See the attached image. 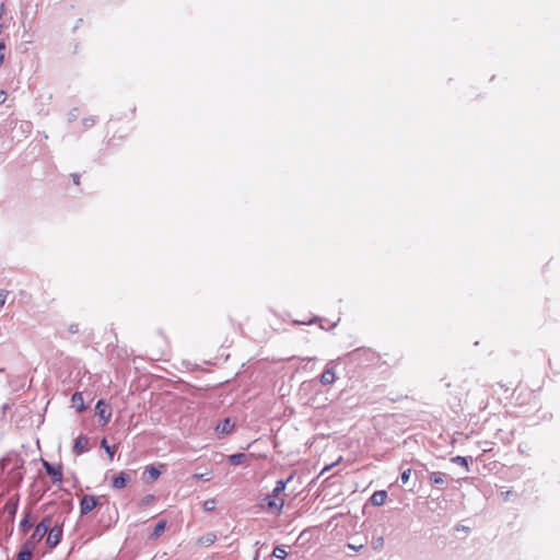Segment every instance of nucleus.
Returning a JSON list of instances; mask_svg holds the SVG:
<instances>
[{
  "label": "nucleus",
  "mask_w": 560,
  "mask_h": 560,
  "mask_svg": "<svg viewBox=\"0 0 560 560\" xmlns=\"http://www.w3.org/2000/svg\"><path fill=\"white\" fill-rule=\"evenodd\" d=\"M244 459H245V454H243V453L232 454L229 456L230 463L234 466L241 465L244 462Z\"/></svg>",
  "instance_id": "dca6fc26"
},
{
  "label": "nucleus",
  "mask_w": 560,
  "mask_h": 560,
  "mask_svg": "<svg viewBox=\"0 0 560 560\" xmlns=\"http://www.w3.org/2000/svg\"><path fill=\"white\" fill-rule=\"evenodd\" d=\"M382 546V538H380L378 540H376L374 542V548H380Z\"/></svg>",
  "instance_id": "2f4dec72"
},
{
  "label": "nucleus",
  "mask_w": 560,
  "mask_h": 560,
  "mask_svg": "<svg viewBox=\"0 0 560 560\" xmlns=\"http://www.w3.org/2000/svg\"><path fill=\"white\" fill-rule=\"evenodd\" d=\"M215 504H217V502H215V500H214V499L206 500V501L203 502V509H205V511L210 512V511L214 510Z\"/></svg>",
  "instance_id": "412c9836"
},
{
  "label": "nucleus",
  "mask_w": 560,
  "mask_h": 560,
  "mask_svg": "<svg viewBox=\"0 0 560 560\" xmlns=\"http://www.w3.org/2000/svg\"><path fill=\"white\" fill-rule=\"evenodd\" d=\"M47 533H48L47 544L50 547L57 546L62 538V529L58 526H54L52 528L48 529Z\"/></svg>",
  "instance_id": "0eeeda50"
},
{
  "label": "nucleus",
  "mask_w": 560,
  "mask_h": 560,
  "mask_svg": "<svg viewBox=\"0 0 560 560\" xmlns=\"http://www.w3.org/2000/svg\"><path fill=\"white\" fill-rule=\"evenodd\" d=\"M217 540V536L213 533H207L206 535L198 538L197 544L202 547H209Z\"/></svg>",
  "instance_id": "f8f14e48"
},
{
  "label": "nucleus",
  "mask_w": 560,
  "mask_h": 560,
  "mask_svg": "<svg viewBox=\"0 0 560 560\" xmlns=\"http://www.w3.org/2000/svg\"><path fill=\"white\" fill-rule=\"evenodd\" d=\"M89 444V439L84 435H79L75 439L74 445H73V452L75 454H81L86 450V446Z\"/></svg>",
  "instance_id": "9d476101"
},
{
  "label": "nucleus",
  "mask_w": 560,
  "mask_h": 560,
  "mask_svg": "<svg viewBox=\"0 0 560 560\" xmlns=\"http://www.w3.org/2000/svg\"><path fill=\"white\" fill-rule=\"evenodd\" d=\"M5 92L4 91H0V104L4 102L5 100Z\"/></svg>",
  "instance_id": "7c9ffc66"
},
{
  "label": "nucleus",
  "mask_w": 560,
  "mask_h": 560,
  "mask_svg": "<svg viewBox=\"0 0 560 560\" xmlns=\"http://www.w3.org/2000/svg\"><path fill=\"white\" fill-rule=\"evenodd\" d=\"M50 526V518L46 517L40 523H38L30 538V542L36 544L40 541L44 536L47 534Z\"/></svg>",
  "instance_id": "7ed1b4c3"
},
{
  "label": "nucleus",
  "mask_w": 560,
  "mask_h": 560,
  "mask_svg": "<svg viewBox=\"0 0 560 560\" xmlns=\"http://www.w3.org/2000/svg\"><path fill=\"white\" fill-rule=\"evenodd\" d=\"M73 182L75 185H79V183H80L79 175H77V174L73 175Z\"/></svg>",
  "instance_id": "72a5a7b5"
},
{
  "label": "nucleus",
  "mask_w": 560,
  "mask_h": 560,
  "mask_svg": "<svg viewBox=\"0 0 560 560\" xmlns=\"http://www.w3.org/2000/svg\"><path fill=\"white\" fill-rule=\"evenodd\" d=\"M71 401H72V405L73 407H75V409L79 411V412H82L85 410V405H84V400H83V395L82 393L80 392H75L72 397H71Z\"/></svg>",
  "instance_id": "9b49d317"
},
{
  "label": "nucleus",
  "mask_w": 560,
  "mask_h": 560,
  "mask_svg": "<svg viewBox=\"0 0 560 560\" xmlns=\"http://www.w3.org/2000/svg\"><path fill=\"white\" fill-rule=\"evenodd\" d=\"M272 555L278 559H284L288 556V552L283 547H276Z\"/></svg>",
  "instance_id": "a211bd4d"
},
{
  "label": "nucleus",
  "mask_w": 560,
  "mask_h": 560,
  "mask_svg": "<svg viewBox=\"0 0 560 560\" xmlns=\"http://www.w3.org/2000/svg\"><path fill=\"white\" fill-rule=\"evenodd\" d=\"M234 429V422L230 418H225L222 422L218 423L215 427V432L220 436H225L230 434Z\"/></svg>",
  "instance_id": "6e6552de"
},
{
  "label": "nucleus",
  "mask_w": 560,
  "mask_h": 560,
  "mask_svg": "<svg viewBox=\"0 0 560 560\" xmlns=\"http://www.w3.org/2000/svg\"><path fill=\"white\" fill-rule=\"evenodd\" d=\"M5 48V43L4 40H0V67L2 66L3 61H4V50Z\"/></svg>",
  "instance_id": "393cba45"
},
{
  "label": "nucleus",
  "mask_w": 560,
  "mask_h": 560,
  "mask_svg": "<svg viewBox=\"0 0 560 560\" xmlns=\"http://www.w3.org/2000/svg\"><path fill=\"white\" fill-rule=\"evenodd\" d=\"M153 499H154V497H153V495H148V497H145V498L143 499V503H144V504H149Z\"/></svg>",
  "instance_id": "c756f323"
},
{
  "label": "nucleus",
  "mask_w": 560,
  "mask_h": 560,
  "mask_svg": "<svg viewBox=\"0 0 560 560\" xmlns=\"http://www.w3.org/2000/svg\"><path fill=\"white\" fill-rule=\"evenodd\" d=\"M15 511H16V504H13V505L9 509V512H10L11 514H14V513H15Z\"/></svg>",
  "instance_id": "473e14b6"
},
{
  "label": "nucleus",
  "mask_w": 560,
  "mask_h": 560,
  "mask_svg": "<svg viewBox=\"0 0 560 560\" xmlns=\"http://www.w3.org/2000/svg\"><path fill=\"white\" fill-rule=\"evenodd\" d=\"M30 516H31V514L26 513V515L21 520V522H20L21 530L25 532V530H27L32 526V523L30 521Z\"/></svg>",
  "instance_id": "f3484780"
},
{
  "label": "nucleus",
  "mask_w": 560,
  "mask_h": 560,
  "mask_svg": "<svg viewBox=\"0 0 560 560\" xmlns=\"http://www.w3.org/2000/svg\"><path fill=\"white\" fill-rule=\"evenodd\" d=\"M371 502L374 505H383L385 503V490L377 491L371 497Z\"/></svg>",
  "instance_id": "4468645a"
},
{
  "label": "nucleus",
  "mask_w": 560,
  "mask_h": 560,
  "mask_svg": "<svg viewBox=\"0 0 560 560\" xmlns=\"http://www.w3.org/2000/svg\"><path fill=\"white\" fill-rule=\"evenodd\" d=\"M129 481V476L126 472L121 471L119 476L115 477L112 480V486L114 489L121 490L128 485Z\"/></svg>",
  "instance_id": "1a4fd4ad"
},
{
  "label": "nucleus",
  "mask_w": 560,
  "mask_h": 560,
  "mask_svg": "<svg viewBox=\"0 0 560 560\" xmlns=\"http://www.w3.org/2000/svg\"><path fill=\"white\" fill-rule=\"evenodd\" d=\"M32 551L28 549H23L19 552L18 560H31Z\"/></svg>",
  "instance_id": "aec40b11"
},
{
  "label": "nucleus",
  "mask_w": 560,
  "mask_h": 560,
  "mask_svg": "<svg viewBox=\"0 0 560 560\" xmlns=\"http://www.w3.org/2000/svg\"><path fill=\"white\" fill-rule=\"evenodd\" d=\"M347 547H348L349 549H352V550H357V551H359L360 549H362V547H363V546H362V545H360V546H355V545H352V544H348V545H347Z\"/></svg>",
  "instance_id": "cd10ccee"
},
{
  "label": "nucleus",
  "mask_w": 560,
  "mask_h": 560,
  "mask_svg": "<svg viewBox=\"0 0 560 560\" xmlns=\"http://www.w3.org/2000/svg\"><path fill=\"white\" fill-rule=\"evenodd\" d=\"M192 477H194L195 479H205V480H209V478H206V477H205V475H202V474H195Z\"/></svg>",
  "instance_id": "c85d7f7f"
},
{
  "label": "nucleus",
  "mask_w": 560,
  "mask_h": 560,
  "mask_svg": "<svg viewBox=\"0 0 560 560\" xmlns=\"http://www.w3.org/2000/svg\"><path fill=\"white\" fill-rule=\"evenodd\" d=\"M145 474H148L151 481H155L161 476V471L153 465L145 468Z\"/></svg>",
  "instance_id": "2eb2a0df"
},
{
  "label": "nucleus",
  "mask_w": 560,
  "mask_h": 560,
  "mask_svg": "<svg viewBox=\"0 0 560 560\" xmlns=\"http://www.w3.org/2000/svg\"><path fill=\"white\" fill-rule=\"evenodd\" d=\"M293 479V476H289L285 480H278L272 492L262 499L259 506L269 513L279 516L282 513L284 506V491L287 485Z\"/></svg>",
  "instance_id": "f257e3e1"
},
{
  "label": "nucleus",
  "mask_w": 560,
  "mask_h": 560,
  "mask_svg": "<svg viewBox=\"0 0 560 560\" xmlns=\"http://www.w3.org/2000/svg\"><path fill=\"white\" fill-rule=\"evenodd\" d=\"M42 464L46 472L52 478V482L61 485L63 481L62 466L60 464H50L44 459L42 460Z\"/></svg>",
  "instance_id": "f03ea898"
},
{
  "label": "nucleus",
  "mask_w": 560,
  "mask_h": 560,
  "mask_svg": "<svg viewBox=\"0 0 560 560\" xmlns=\"http://www.w3.org/2000/svg\"><path fill=\"white\" fill-rule=\"evenodd\" d=\"M410 475H411V469H406L402 474H401V481L404 483H406L409 478H410Z\"/></svg>",
  "instance_id": "a878e982"
},
{
  "label": "nucleus",
  "mask_w": 560,
  "mask_h": 560,
  "mask_svg": "<svg viewBox=\"0 0 560 560\" xmlns=\"http://www.w3.org/2000/svg\"><path fill=\"white\" fill-rule=\"evenodd\" d=\"M95 411H96V415L103 421V424H106L109 422V420L112 418V408L108 404L105 402V400L100 399L96 402Z\"/></svg>",
  "instance_id": "20e7f679"
},
{
  "label": "nucleus",
  "mask_w": 560,
  "mask_h": 560,
  "mask_svg": "<svg viewBox=\"0 0 560 560\" xmlns=\"http://www.w3.org/2000/svg\"><path fill=\"white\" fill-rule=\"evenodd\" d=\"M452 460H453L454 463H457V464H459V465H462V466L466 467V468L468 467V462H467V459H466L465 457L456 456V457H454Z\"/></svg>",
  "instance_id": "5701e85b"
},
{
  "label": "nucleus",
  "mask_w": 560,
  "mask_h": 560,
  "mask_svg": "<svg viewBox=\"0 0 560 560\" xmlns=\"http://www.w3.org/2000/svg\"><path fill=\"white\" fill-rule=\"evenodd\" d=\"M430 481L432 483H443L444 482V478H443V474L441 472H432L430 475Z\"/></svg>",
  "instance_id": "6ab92c4d"
},
{
  "label": "nucleus",
  "mask_w": 560,
  "mask_h": 560,
  "mask_svg": "<svg viewBox=\"0 0 560 560\" xmlns=\"http://www.w3.org/2000/svg\"><path fill=\"white\" fill-rule=\"evenodd\" d=\"M97 505V499L93 495H84L80 502L81 514L90 513Z\"/></svg>",
  "instance_id": "39448f33"
},
{
  "label": "nucleus",
  "mask_w": 560,
  "mask_h": 560,
  "mask_svg": "<svg viewBox=\"0 0 560 560\" xmlns=\"http://www.w3.org/2000/svg\"><path fill=\"white\" fill-rule=\"evenodd\" d=\"M165 527H166V521L164 520H161L154 527L152 534H151V538L152 539H156L158 537H160L162 535V533L165 530Z\"/></svg>",
  "instance_id": "ddd939ff"
},
{
  "label": "nucleus",
  "mask_w": 560,
  "mask_h": 560,
  "mask_svg": "<svg viewBox=\"0 0 560 560\" xmlns=\"http://www.w3.org/2000/svg\"><path fill=\"white\" fill-rule=\"evenodd\" d=\"M101 445L105 448L107 454L109 455V458L112 459L114 457V450L109 445H107L106 440L103 439Z\"/></svg>",
  "instance_id": "4be33fe9"
},
{
  "label": "nucleus",
  "mask_w": 560,
  "mask_h": 560,
  "mask_svg": "<svg viewBox=\"0 0 560 560\" xmlns=\"http://www.w3.org/2000/svg\"><path fill=\"white\" fill-rule=\"evenodd\" d=\"M7 295L3 291H0V307H2L5 303Z\"/></svg>",
  "instance_id": "bb28decb"
},
{
  "label": "nucleus",
  "mask_w": 560,
  "mask_h": 560,
  "mask_svg": "<svg viewBox=\"0 0 560 560\" xmlns=\"http://www.w3.org/2000/svg\"><path fill=\"white\" fill-rule=\"evenodd\" d=\"M336 378V372L330 362L326 365L324 372L320 374L319 381L323 385H330L335 383Z\"/></svg>",
  "instance_id": "423d86ee"
},
{
  "label": "nucleus",
  "mask_w": 560,
  "mask_h": 560,
  "mask_svg": "<svg viewBox=\"0 0 560 560\" xmlns=\"http://www.w3.org/2000/svg\"><path fill=\"white\" fill-rule=\"evenodd\" d=\"M342 459V457L340 456L335 463L330 464V465H327L325 466L322 471H320V476H323L325 472H327L328 470H330L335 465H337L340 460Z\"/></svg>",
  "instance_id": "b1692460"
}]
</instances>
